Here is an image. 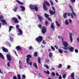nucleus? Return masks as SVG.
Listing matches in <instances>:
<instances>
[{
	"label": "nucleus",
	"instance_id": "423d86ee",
	"mask_svg": "<svg viewBox=\"0 0 79 79\" xmlns=\"http://www.w3.org/2000/svg\"><path fill=\"white\" fill-rule=\"evenodd\" d=\"M18 31L19 33L18 34V35H23V31L21 29H18Z\"/></svg>",
	"mask_w": 79,
	"mask_h": 79
},
{
	"label": "nucleus",
	"instance_id": "de8ad7c7",
	"mask_svg": "<svg viewBox=\"0 0 79 79\" xmlns=\"http://www.w3.org/2000/svg\"><path fill=\"white\" fill-rule=\"evenodd\" d=\"M22 77L23 78V79H25L26 77V75H22Z\"/></svg>",
	"mask_w": 79,
	"mask_h": 79
},
{
	"label": "nucleus",
	"instance_id": "393cba45",
	"mask_svg": "<svg viewBox=\"0 0 79 79\" xmlns=\"http://www.w3.org/2000/svg\"><path fill=\"white\" fill-rule=\"evenodd\" d=\"M67 15L68 16H70L71 15V16L72 18H74V16H73V14L72 13L70 14V13H68Z\"/></svg>",
	"mask_w": 79,
	"mask_h": 79
},
{
	"label": "nucleus",
	"instance_id": "9b49d317",
	"mask_svg": "<svg viewBox=\"0 0 79 79\" xmlns=\"http://www.w3.org/2000/svg\"><path fill=\"white\" fill-rule=\"evenodd\" d=\"M14 8L13 9L14 11L16 12L18 10V6H14Z\"/></svg>",
	"mask_w": 79,
	"mask_h": 79
},
{
	"label": "nucleus",
	"instance_id": "f8f14e48",
	"mask_svg": "<svg viewBox=\"0 0 79 79\" xmlns=\"http://www.w3.org/2000/svg\"><path fill=\"white\" fill-rule=\"evenodd\" d=\"M44 5H46L48 6H50V4L49 2L47 1H45L44 2Z\"/></svg>",
	"mask_w": 79,
	"mask_h": 79
},
{
	"label": "nucleus",
	"instance_id": "c85d7f7f",
	"mask_svg": "<svg viewBox=\"0 0 79 79\" xmlns=\"http://www.w3.org/2000/svg\"><path fill=\"white\" fill-rule=\"evenodd\" d=\"M13 28V27L12 26H10L9 27V32H10L11 31V29Z\"/></svg>",
	"mask_w": 79,
	"mask_h": 79
},
{
	"label": "nucleus",
	"instance_id": "f257e3e1",
	"mask_svg": "<svg viewBox=\"0 0 79 79\" xmlns=\"http://www.w3.org/2000/svg\"><path fill=\"white\" fill-rule=\"evenodd\" d=\"M26 57H27L26 59L27 63L28 64H29V61L31 60L30 58H32V56L30 54H28L26 56Z\"/></svg>",
	"mask_w": 79,
	"mask_h": 79
},
{
	"label": "nucleus",
	"instance_id": "c03bdc74",
	"mask_svg": "<svg viewBox=\"0 0 79 79\" xmlns=\"http://www.w3.org/2000/svg\"><path fill=\"white\" fill-rule=\"evenodd\" d=\"M59 68H61L62 67V65L61 64H60L58 65Z\"/></svg>",
	"mask_w": 79,
	"mask_h": 79
},
{
	"label": "nucleus",
	"instance_id": "aec40b11",
	"mask_svg": "<svg viewBox=\"0 0 79 79\" xmlns=\"http://www.w3.org/2000/svg\"><path fill=\"white\" fill-rule=\"evenodd\" d=\"M69 50H70V52H73L74 51V48L73 47L70 48H69Z\"/></svg>",
	"mask_w": 79,
	"mask_h": 79
},
{
	"label": "nucleus",
	"instance_id": "a19ab883",
	"mask_svg": "<svg viewBox=\"0 0 79 79\" xmlns=\"http://www.w3.org/2000/svg\"><path fill=\"white\" fill-rule=\"evenodd\" d=\"M45 60L46 63H48V62H50V60H49V59H46Z\"/></svg>",
	"mask_w": 79,
	"mask_h": 79
},
{
	"label": "nucleus",
	"instance_id": "4468645a",
	"mask_svg": "<svg viewBox=\"0 0 79 79\" xmlns=\"http://www.w3.org/2000/svg\"><path fill=\"white\" fill-rule=\"evenodd\" d=\"M6 57L7 59L8 60V61H10L11 59V56H10V55L7 54L6 55Z\"/></svg>",
	"mask_w": 79,
	"mask_h": 79
},
{
	"label": "nucleus",
	"instance_id": "ea45409f",
	"mask_svg": "<svg viewBox=\"0 0 79 79\" xmlns=\"http://www.w3.org/2000/svg\"><path fill=\"white\" fill-rule=\"evenodd\" d=\"M17 79H21V76L19 74L17 75Z\"/></svg>",
	"mask_w": 79,
	"mask_h": 79
},
{
	"label": "nucleus",
	"instance_id": "412c9836",
	"mask_svg": "<svg viewBox=\"0 0 79 79\" xmlns=\"http://www.w3.org/2000/svg\"><path fill=\"white\" fill-rule=\"evenodd\" d=\"M16 2L18 3H19V4H20V5H24V3H23V2L18 0H16Z\"/></svg>",
	"mask_w": 79,
	"mask_h": 79
},
{
	"label": "nucleus",
	"instance_id": "72a5a7b5",
	"mask_svg": "<svg viewBox=\"0 0 79 79\" xmlns=\"http://www.w3.org/2000/svg\"><path fill=\"white\" fill-rule=\"evenodd\" d=\"M65 24H66V25H68V24H69V23L68 22V20H65Z\"/></svg>",
	"mask_w": 79,
	"mask_h": 79
},
{
	"label": "nucleus",
	"instance_id": "6ab92c4d",
	"mask_svg": "<svg viewBox=\"0 0 79 79\" xmlns=\"http://www.w3.org/2000/svg\"><path fill=\"white\" fill-rule=\"evenodd\" d=\"M63 17H64V18H67V17H68L67 16V13L65 12L64 14Z\"/></svg>",
	"mask_w": 79,
	"mask_h": 79
},
{
	"label": "nucleus",
	"instance_id": "ddd939ff",
	"mask_svg": "<svg viewBox=\"0 0 79 79\" xmlns=\"http://www.w3.org/2000/svg\"><path fill=\"white\" fill-rule=\"evenodd\" d=\"M2 49L3 51L4 52H8V50L5 48L2 47Z\"/></svg>",
	"mask_w": 79,
	"mask_h": 79
},
{
	"label": "nucleus",
	"instance_id": "79ce46f5",
	"mask_svg": "<svg viewBox=\"0 0 79 79\" xmlns=\"http://www.w3.org/2000/svg\"><path fill=\"white\" fill-rule=\"evenodd\" d=\"M17 19V18L16 17H13L12 19V20H13V21H15L16 20V19Z\"/></svg>",
	"mask_w": 79,
	"mask_h": 79
},
{
	"label": "nucleus",
	"instance_id": "338daca9",
	"mask_svg": "<svg viewBox=\"0 0 79 79\" xmlns=\"http://www.w3.org/2000/svg\"><path fill=\"white\" fill-rule=\"evenodd\" d=\"M48 20H49V21H52V19H50V18H48Z\"/></svg>",
	"mask_w": 79,
	"mask_h": 79
},
{
	"label": "nucleus",
	"instance_id": "cd10ccee",
	"mask_svg": "<svg viewBox=\"0 0 79 79\" xmlns=\"http://www.w3.org/2000/svg\"><path fill=\"white\" fill-rule=\"evenodd\" d=\"M52 56H53V53L50 52L49 54V57L50 58H52Z\"/></svg>",
	"mask_w": 79,
	"mask_h": 79
},
{
	"label": "nucleus",
	"instance_id": "f03ea898",
	"mask_svg": "<svg viewBox=\"0 0 79 79\" xmlns=\"http://www.w3.org/2000/svg\"><path fill=\"white\" fill-rule=\"evenodd\" d=\"M35 40L38 43L41 42L43 40L42 36H39L37 38H36Z\"/></svg>",
	"mask_w": 79,
	"mask_h": 79
},
{
	"label": "nucleus",
	"instance_id": "e433bc0d",
	"mask_svg": "<svg viewBox=\"0 0 79 79\" xmlns=\"http://www.w3.org/2000/svg\"><path fill=\"white\" fill-rule=\"evenodd\" d=\"M44 16L45 18H48V17L49 16V15L46 13L44 14Z\"/></svg>",
	"mask_w": 79,
	"mask_h": 79
},
{
	"label": "nucleus",
	"instance_id": "473e14b6",
	"mask_svg": "<svg viewBox=\"0 0 79 79\" xmlns=\"http://www.w3.org/2000/svg\"><path fill=\"white\" fill-rule=\"evenodd\" d=\"M34 55L35 57H36V56H37V52H35Z\"/></svg>",
	"mask_w": 79,
	"mask_h": 79
},
{
	"label": "nucleus",
	"instance_id": "13d9d810",
	"mask_svg": "<svg viewBox=\"0 0 79 79\" xmlns=\"http://www.w3.org/2000/svg\"><path fill=\"white\" fill-rule=\"evenodd\" d=\"M71 68V66L70 65H69L67 66V69H69Z\"/></svg>",
	"mask_w": 79,
	"mask_h": 79
},
{
	"label": "nucleus",
	"instance_id": "09e8293b",
	"mask_svg": "<svg viewBox=\"0 0 79 79\" xmlns=\"http://www.w3.org/2000/svg\"><path fill=\"white\" fill-rule=\"evenodd\" d=\"M52 74L53 76H55V73L54 72H52Z\"/></svg>",
	"mask_w": 79,
	"mask_h": 79
},
{
	"label": "nucleus",
	"instance_id": "58836bf2",
	"mask_svg": "<svg viewBox=\"0 0 79 79\" xmlns=\"http://www.w3.org/2000/svg\"><path fill=\"white\" fill-rule=\"evenodd\" d=\"M38 27H39V28H40V29H42V25L40 24H39L38 25Z\"/></svg>",
	"mask_w": 79,
	"mask_h": 79
},
{
	"label": "nucleus",
	"instance_id": "0eeeda50",
	"mask_svg": "<svg viewBox=\"0 0 79 79\" xmlns=\"http://www.w3.org/2000/svg\"><path fill=\"white\" fill-rule=\"evenodd\" d=\"M16 50L18 51L19 50L21 51V50H22V48L20 46H18L16 47Z\"/></svg>",
	"mask_w": 79,
	"mask_h": 79
},
{
	"label": "nucleus",
	"instance_id": "8fccbe9b",
	"mask_svg": "<svg viewBox=\"0 0 79 79\" xmlns=\"http://www.w3.org/2000/svg\"><path fill=\"white\" fill-rule=\"evenodd\" d=\"M50 3L51 5H53V2L52 1H50Z\"/></svg>",
	"mask_w": 79,
	"mask_h": 79
},
{
	"label": "nucleus",
	"instance_id": "f704fd0d",
	"mask_svg": "<svg viewBox=\"0 0 79 79\" xmlns=\"http://www.w3.org/2000/svg\"><path fill=\"white\" fill-rule=\"evenodd\" d=\"M15 24H17L19 23V20H18V19H16L15 21Z\"/></svg>",
	"mask_w": 79,
	"mask_h": 79
},
{
	"label": "nucleus",
	"instance_id": "4be33fe9",
	"mask_svg": "<svg viewBox=\"0 0 79 79\" xmlns=\"http://www.w3.org/2000/svg\"><path fill=\"white\" fill-rule=\"evenodd\" d=\"M34 5L35 7V11H38V7H37L38 5L37 4L36 5Z\"/></svg>",
	"mask_w": 79,
	"mask_h": 79
},
{
	"label": "nucleus",
	"instance_id": "052dcab7",
	"mask_svg": "<svg viewBox=\"0 0 79 79\" xmlns=\"http://www.w3.org/2000/svg\"><path fill=\"white\" fill-rule=\"evenodd\" d=\"M63 77L64 79H65L66 78V75L64 74L63 75Z\"/></svg>",
	"mask_w": 79,
	"mask_h": 79
},
{
	"label": "nucleus",
	"instance_id": "774afa93",
	"mask_svg": "<svg viewBox=\"0 0 79 79\" xmlns=\"http://www.w3.org/2000/svg\"><path fill=\"white\" fill-rule=\"evenodd\" d=\"M54 47L56 48V49H58V47L54 45Z\"/></svg>",
	"mask_w": 79,
	"mask_h": 79
},
{
	"label": "nucleus",
	"instance_id": "a211bd4d",
	"mask_svg": "<svg viewBox=\"0 0 79 79\" xmlns=\"http://www.w3.org/2000/svg\"><path fill=\"white\" fill-rule=\"evenodd\" d=\"M72 35H73L72 33H70V38L71 42H73V37H72Z\"/></svg>",
	"mask_w": 79,
	"mask_h": 79
},
{
	"label": "nucleus",
	"instance_id": "e2e57ef3",
	"mask_svg": "<svg viewBox=\"0 0 79 79\" xmlns=\"http://www.w3.org/2000/svg\"><path fill=\"white\" fill-rule=\"evenodd\" d=\"M18 18L20 20H21V17L20 16H19L18 17Z\"/></svg>",
	"mask_w": 79,
	"mask_h": 79
},
{
	"label": "nucleus",
	"instance_id": "b1692460",
	"mask_svg": "<svg viewBox=\"0 0 79 79\" xmlns=\"http://www.w3.org/2000/svg\"><path fill=\"white\" fill-rule=\"evenodd\" d=\"M56 25L57 26V27H60V26H61V25H60V24L58 23V21H56Z\"/></svg>",
	"mask_w": 79,
	"mask_h": 79
},
{
	"label": "nucleus",
	"instance_id": "c756f323",
	"mask_svg": "<svg viewBox=\"0 0 79 79\" xmlns=\"http://www.w3.org/2000/svg\"><path fill=\"white\" fill-rule=\"evenodd\" d=\"M0 57L2 59H4V56L3 55V54L1 53H0Z\"/></svg>",
	"mask_w": 79,
	"mask_h": 79
},
{
	"label": "nucleus",
	"instance_id": "a878e982",
	"mask_svg": "<svg viewBox=\"0 0 79 79\" xmlns=\"http://www.w3.org/2000/svg\"><path fill=\"white\" fill-rule=\"evenodd\" d=\"M33 66L34 67L36 68V69H38V67H37V64L35 63H34L33 64Z\"/></svg>",
	"mask_w": 79,
	"mask_h": 79
},
{
	"label": "nucleus",
	"instance_id": "f3484780",
	"mask_svg": "<svg viewBox=\"0 0 79 79\" xmlns=\"http://www.w3.org/2000/svg\"><path fill=\"white\" fill-rule=\"evenodd\" d=\"M51 27L52 29H55V27H54V23H52L51 24L50 26Z\"/></svg>",
	"mask_w": 79,
	"mask_h": 79
},
{
	"label": "nucleus",
	"instance_id": "69168bd1",
	"mask_svg": "<svg viewBox=\"0 0 79 79\" xmlns=\"http://www.w3.org/2000/svg\"><path fill=\"white\" fill-rule=\"evenodd\" d=\"M61 39L62 41L63 42V41H64V38H63V37H61Z\"/></svg>",
	"mask_w": 79,
	"mask_h": 79
},
{
	"label": "nucleus",
	"instance_id": "20e7f679",
	"mask_svg": "<svg viewBox=\"0 0 79 79\" xmlns=\"http://www.w3.org/2000/svg\"><path fill=\"white\" fill-rule=\"evenodd\" d=\"M69 6L70 8V9L71 10L72 14H73V15H74V16H76V13L74 12V11L72 7V6H71V5H69Z\"/></svg>",
	"mask_w": 79,
	"mask_h": 79
},
{
	"label": "nucleus",
	"instance_id": "1a4fd4ad",
	"mask_svg": "<svg viewBox=\"0 0 79 79\" xmlns=\"http://www.w3.org/2000/svg\"><path fill=\"white\" fill-rule=\"evenodd\" d=\"M43 7L44 11H47L48 10V7L45 4H43Z\"/></svg>",
	"mask_w": 79,
	"mask_h": 79
},
{
	"label": "nucleus",
	"instance_id": "37998d69",
	"mask_svg": "<svg viewBox=\"0 0 79 79\" xmlns=\"http://www.w3.org/2000/svg\"><path fill=\"white\" fill-rule=\"evenodd\" d=\"M44 67H45L47 69H49V67L46 64H44Z\"/></svg>",
	"mask_w": 79,
	"mask_h": 79
},
{
	"label": "nucleus",
	"instance_id": "dca6fc26",
	"mask_svg": "<svg viewBox=\"0 0 79 79\" xmlns=\"http://www.w3.org/2000/svg\"><path fill=\"white\" fill-rule=\"evenodd\" d=\"M63 45L64 47H67L68 46V44L66 42H64L63 43Z\"/></svg>",
	"mask_w": 79,
	"mask_h": 79
},
{
	"label": "nucleus",
	"instance_id": "864d4df0",
	"mask_svg": "<svg viewBox=\"0 0 79 79\" xmlns=\"http://www.w3.org/2000/svg\"><path fill=\"white\" fill-rule=\"evenodd\" d=\"M45 25L46 26H47V25L48 24V22H47V21H46L45 22Z\"/></svg>",
	"mask_w": 79,
	"mask_h": 79
},
{
	"label": "nucleus",
	"instance_id": "39448f33",
	"mask_svg": "<svg viewBox=\"0 0 79 79\" xmlns=\"http://www.w3.org/2000/svg\"><path fill=\"white\" fill-rule=\"evenodd\" d=\"M0 21L2 22V25H3V26H5V25H7V22L5 19H2Z\"/></svg>",
	"mask_w": 79,
	"mask_h": 79
},
{
	"label": "nucleus",
	"instance_id": "6e6d98bb",
	"mask_svg": "<svg viewBox=\"0 0 79 79\" xmlns=\"http://www.w3.org/2000/svg\"><path fill=\"white\" fill-rule=\"evenodd\" d=\"M19 25H16V28H17V29H20V28H19Z\"/></svg>",
	"mask_w": 79,
	"mask_h": 79
},
{
	"label": "nucleus",
	"instance_id": "49530a36",
	"mask_svg": "<svg viewBox=\"0 0 79 79\" xmlns=\"http://www.w3.org/2000/svg\"><path fill=\"white\" fill-rule=\"evenodd\" d=\"M29 50H31L32 49H34V48L31 46H30V47H29Z\"/></svg>",
	"mask_w": 79,
	"mask_h": 79
},
{
	"label": "nucleus",
	"instance_id": "3c124183",
	"mask_svg": "<svg viewBox=\"0 0 79 79\" xmlns=\"http://www.w3.org/2000/svg\"><path fill=\"white\" fill-rule=\"evenodd\" d=\"M51 49H52L53 50H54V51L55 50V48H54V47L52 46H51Z\"/></svg>",
	"mask_w": 79,
	"mask_h": 79
},
{
	"label": "nucleus",
	"instance_id": "6e6552de",
	"mask_svg": "<svg viewBox=\"0 0 79 79\" xmlns=\"http://www.w3.org/2000/svg\"><path fill=\"white\" fill-rule=\"evenodd\" d=\"M37 16L39 19H40V21L42 22V20L44 19L43 18H42V17L39 15H37Z\"/></svg>",
	"mask_w": 79,
	"mask_h": 79
},
{
	"label": "nucleus",
	"instance_id": "5fc2aeb1",
	"mask_svg": "<svg viewBox=\"0 0 79 79\" xmlns=\"http://www.w3.org/2000/svg\"><path fill=\"white\" fill-rule=\"evenodd\" d=\"M3 19V16L2 15L0 16V19Z\"/></svg>",
	"mask_w": 79,
	"mask_h": 79
},
{
	"label": "nucleus",
	"instance_id": "680f3d73",
	"mask_svg": "<svg viewBox=\"0 0 79 79\" xmlns=\"http://www.w3.org/2000/svg\"><path fill=\"white\" fill-rule=\"evenodd\" d=\"M43 44H44V45H45V44H46V43L45 42V40H43Z\"/></svg>",
	"mask_w": 79,
	"mask_h": 79
},
{
	"label": "nucleus",
	"instance_id": "0e129e2a",
	"mask_svg": "<svg viewBox=\"0 0 79 79\" xmlns=\"http://www.w3.org/2000/svg\"><path fill=\"white\" fill-rule=\"evenodd\" d=\"M59 79H62V77H61V75L59 76Z\"/></svg>",
	"mask_w": 79,
	"mask_h": 79
},
{
	"label": "nucleus",
	"instance_id": "c9c22d12",
	"mask_svg": "<svg viewBox=\"0 0 79 79\" xmlns=\"http://www.w3.org/2000/svg\"><path fill=\"white\" fill-rule=\"evenodd\" d=\"M38 60V63H39L40 64H41V62H40V60H41L40 58L39 57Z\"/></svg>",
	"mask_w": 79,
	"mask_h": 79
},
{
	"label": "nucleus",
	"instance_id": "7c9ffc66",
	"mask_svg": "<svg viewBox=\"0 0 79 79\" xmlns=\"http://www.w3.org/2000/svg\"><path fill=\"white\" fill-rule=\"evenodd\" d=\"M58 51H59V53H63V51H62V50L59 49H58Z\"/></svg>",
	"mask_w": 79,
	"mask_h": 79
},
{
	"label": "nucleus",
	"instance_id": "5701e85b",
	"mask_svg": "<svg viewBox=\"0 0 79 79\" xmlns=\"http://www.w3.org/2000/svg\"><path fill=\"white\" fill-rule=\"evenodd\" d=\"M71 77L73 79H74V73H72L71 74Z\"/></svg>",
	"mask_w": 79,
	"mask_h": 79
},
{
	"label": "nucleus",
	"instance_id": "9d476101",
	"mask_svg": "<svg viewBox=\"0 0 79 79\" xmlns=\"http://www.w3.org/2000/svg\"><path fill=\"white\" fill-rule=\"evenodd\" d=\"M30 8L31 9V10H35V5H30Z\"/></svg>",
	"mask_w": 79,
	"mask_h": 79
},
{
	"label": "nucleus",
	"instance_id": "4c0bfd02",
	"mask_svg": "<svg viewBox=\"0 0 79 79\" xmlns=\"http://www.w3.org/2000/svg\"><path fill=\"white\" fill-rule=\"evenodd\" d=\"M44 72L46 73V74H50V72H49L48 70L47 71H44Z\"/></svg>",
	"mask_w": 79,
	"mask_h": 79
},
{
	"label": "nucleus",
	"instance_id": "4d7b16f0",
	"mask_svg": "<svg viewBox=\"0 0 79 79\" xmlns=\"http://www.w3.org/2000/svg\"><path fill=\"white\" fill-rule=\"evenodd\" d=\"M75 52L76 53H78V50H77V49H76L75 50Z\"/></svg>",
	"mask_w": 79,
	"mask_h": 79
},
{
	"label": "nucleus",
	"instance_id": "bf43d9fd",
	"mask_svg": "<svg viewBox=\"0 0 79 79\" xmlns=\"http://www.w3.org/2000/svg\"><path fill=\"white\" fill-rule=\"evenodd\" d=\"M10 62H8L7 63V66L9 67H10Z\"/></svg>",
	"mask_w": 79,
	"mask_h": 79
},
{
	"label": "nucleus",
	"instance_id": "7ed1b4c3",
	"mask_svg": "<svg viewBox=\"0 0 79 79\" xmlns=\"http://www.w3.org/2000/svg\"><path fill=\"white\" fill-rule=\"evenodd\" d=\"M47 28L45 27V26L43 27L41 30L42 33V34H45L46 32H47Z\"/></svg>",
	"mask_w": 79,
	"mask_h": 79
},
{
	"label": "nucleus",
	"instance_id": "bb28decb",
	"mask_svg": "<svg viewBox=\"0 0 79 79\" xmlns=\"http://www.w3.org/2000/svg\"><path fill=\"white\" fill-rule=\"evenodd\" d=\"M21 8H22V10L23 11H24L25 10H26V8H25V7L22 6H21Z\"/></svg>",
	"mask_w": 79,
	"mask_h": 79
},
{
	"label": "nucleus",
	"instance_id": "2eb2a0df",
	"mask_svg": "<svg viewBox=\"0 0 79 79\" xmlns=\"http://www.w3.org/2000/svg\"><path fill=\"white\" fill-rule=\"evenodd\" d=\"M49 11L51 15H53L54 14H55L56 13V11H54V12H53V11L52 10H49Z\"/></svg>",
	"mask_w": 79,
	"mask_h": 79
},
{
	"label": "nucleus",
	"instance_id": "a18cd8bd",
	"mask_svg": "<svg viewBox=\"0 0 79 79\" xmlns=\"http://www.w3.org/2000/svg\"><path fill=\"white\" fill-rule=\"evenodd\" d=\"M64 49V50H68V48L67 47H65L64 46L63 47Z\"/></svg>",
	"mask_w": 79,
	"mask_h": 79
},
{
	"label": "nucleus",
	"instance_id": "2f4dec72",
	"mask_svg": "<svg viewBox=\"0 0 79 79\" xmlns=\"http://www.w3.org/2000/svg\"><path fill=\"white\" fill-rule=\"evenodd\" d=\"M10 39L11 42L13 41V38L11 36H10Z\"/></svg>",
	"mask_w": 79,
	"mask_h": 79
},
{
	"label": "nucleus",
	"instance_id": "603ef678",
	"mask_svg": "<svg viewBox=\"0 0 79 79\" xmlns=\"http://www.w3.org/2000/svg\"><path fill=\"white\" fill-rule=\"evenodd\" d=\"M70 0L72 3H75V2H76V0Z\"/></svg>",
	"mask_w": 79,
	"mask_h": 79
}]
</instances>
